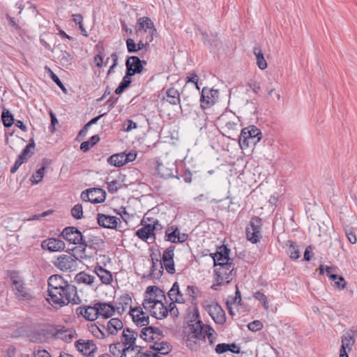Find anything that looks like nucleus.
Masks as SVG:
<instances>
[{"instance_id":"338daca9","label":"nucleus","mask_w":357,"mask_h":357,"mask_svg":"<svg viewBox=\"0 0 357 357\" xmlns=\"http://www.w3.org/2000/svg\"><path fill=\"white\" fill-rule=\"evenodd\" d=\"M127 126L126 128H124V130L126 132H130L133 129H135L137 128V124L134 122L132 120H127V121L125 123L124 126Z\"/></svg>"},{"instance_id":"423d86ee","label":"nucleus","mask_w":357,"mask_h":357,"mask_svg":"<svg viewBox=\"0 0 357 357\" xmlns=\"http://www.w3.org/2000/svg\"><path fill=\"white\" fill-rule=\"evenodd\" d=\"M172 349V345L165 341L154 342L150 346V350H147L140 357H162L168 354Z\"/></svg>"},{"instance_id":"a19ab883","label":"nucleus","mask_w":357,"mask_h":357,"mask_svg":"<svg viewBox=\"0 0 357 357\" xmlns=\"http://www.w3.org/2000/svg\"><path fill=\"white\" fill-rule=\"evenodd\" d=\"M258 136H260V137L262 136L261 132L260 131L259 129H258L255 126H252L250 127H248V128H245V129L242 130L240 137H258Z\"/></svg>"},{"instance_id":"052dcab7","label":"nucleus","mask_w":357,"mask_h":357,"mask_svg":"<svg viewBox=\"0 0 357 357\" xmlns=\"http://www.w3.org/2000/svg\"><path fill=\"white\" fill-rule=\"evenodd\" d=\"M231 345L227 343L218 344L215 347V352L218 354H222L230 349Z\"/></svg>"},{"instance_id":"4d7b16f0","label":"nucleus","mask_w":357,"mask_h":357,"mask_svg":"<svg viewBox=\"0 0 357 357\" xmlns=\"http://www.w3.org/2000/svg\"><path fill=\"white\" fill-rule=\"evenodd\" d=\"M107 190L110 193H116L121 188V184L119 181L114 180L107 182Z\"/></svg>"},{"instance_id":"5fc2aeb1","label":"nucleus","mask_w":357,"mask_h":357,"mask_svg":"<svg viewBox=\"0 0 357 357\" xmlns=\"http://www.w3.org/2000/svg\"><path fill=\"white\" fill-rule=\"evenodd\" d=\"M90 331L93 334L94 336L99 339H102L106 336L104 329H101L100 327L95 324H91L89 328Z\"/></svg>"},{"instance_id":"20e7f679","label":"nucleus","mask_w":357,"mask_h":357,"mask_svg":"<svg viewBox=\"0 0 357 357\" xmlns=\"http://www.w3.org/2000/svg\"><path fill=\"white\" fill-rule=\"evenodd\" d=\"M261 227V219L257 216L252 217L246 227L247 239L252 243H258L262 237Z\"/></svg>"},{"instance_id":"c03bdc74","label":"nucleus","mask_w":357,"mask_h":357,"mask_svg":"<svg viewBox=\"0 0 357 357\" xmlns=\"http://www.w3.org/2000/svg\"><path fill=\"white\" fill-rule=\"evenodd\" d=\"M206 91L205 89L202 90V93L200 98L201 101V106L203 109L209 107L211 105H213L215 102V100L208 96V94L206 96Z\"/></svg>"},{"instance_id":"c85d7f7f","label":"nucleus","mask_w":357,"mask_h":357,"mask_svg":"<svg viewBox=\"0 0 357 357\" xmlns=\"http://www.w3.org/2000/svg\"><path fill=\"white\" fill-rule=\"evenodd\" d=\"M55 335L66 342H70L74 338H75L77 334L75 331L72 328H63L61 329H58L55 333Z\"/></svg>"},{"instance_id":"c756f323","label":"nucleus","mask_w":357,"mask_h":357,"mask_svg":"<svg viewBox=\"0 0 357 357\" xmlns=\"http://www.w3.org/2000/svg\"><path fill=\"white\" fill-rule=\"evenodd\" d=\"M96 275L100 278L102 283L109 284L113 281L112 275L110 271L101 266H96L94 270Z\"/></svg>"},{"instance_id":"864d4df0","label":"nucleus","mask_w":357,"mask_h":357,"mask_svg":"<svg viewBox=\"0 0 357 357\" xmlns=\"http://www.w3.org/2000/svg\"><path fill=\"white\" fill-rule=\"evenodd\" d=\"M124 347L125 346L123 344L122 342L112 344L109 346V351L114 356H121Z\"/></svg>"},{"instance_id":"0e129e2a","label":"nucleus","mask_w":357,"mask_h":357,"mask_svg":"<svg viewBox=\"0 0 357 357\" xmlns=\"http://www.w3.org/2000/svg\"><path fill=\"white\" fill-rule=\"evenodd\" d=\"M149 324V317L148 316H145L144 314L142 316L141 318H137V321L136 322L137 326H146Z\"/></svg>"},{"instance_id":"4468645a","label":"nucleus","mask_w":357,"mask_h":357,"mask_svg":"<svg viewBox=\"0 0 357 357\" xmlns=\"http://www.w3.org/2000/svg\"><path fill=\"white\" fill-rule=\"evenodd\" d=\"M229 252L230 250L226 246L222 245L219 247L217 251L212 254L214 266H219L223 264L225 265V263L233 262V259L229 257Z\"/></svg>"},{"instance_id":"58836bf2","label":"nucleus","mask_w":357,"mask_h":357,"mask_svg":"<svg viewBox=\"0 0 357 357\" xmlns=\"http://www.w3.org/2000/svg\"><path fill=\"white\" fill-rule=\"evenodd\" d=\"M287 252L292 259H297L300 257V250L298 246L296 245L293 241H288L287 243Z\"/></svg>"},{"instance_id":"4c0bfd02","label":"nucleus","mask_w":357,"mask_h":357,"mask_svg":"<svg viewBox=\"0 0 357 357\" xmlns=\"http://www.w3.org/2000/svg\"><path fill=\"white\" fill-rule=\"evenodd\" d=\"M123 157L124 153L114 154L108 158L107 162L115 167H121L126 165V160Z\"/></svg>"},{"instance_id":"aec40b11","label":"nucleus","mask_w":357,"mask_h":357,"mask_svg":"<svg viewBox=\"0 0 357 357\" xmlns=\"http://www.w3.org/2000/svg\"><path fill=\"white\" fill-rule=\"evenodd\" d=\"M161 227L158 220H155L153 223H149L140 229H139L136 235L143 241H147L149 238L154 236V230Z\"/></svg>"},{"instance_id":"6e6d98bb","label":"nucleus","mask_w":357,"mask_h":357,"mask_svg":"<svg viewBox=\"0 0 357 357\" xmlns=\"http://www.w3.org/2000/svg\"><path fill=\"white\" fill-rule=\"evenodd\" d=\"M253 297L258 300L263 305L265 310L268 309V304L267 302V297L262 292L258 291L253 294Z\"/></svg>"},{"instance_id":"8fccbe9b","label":"nucleus","mask_w":357,"mask_h":357,"mask_svg":"<svg viewBox=\"0 0 357 357\" xmlns=\"http://www.w3.org/2000/svg\"><path fill=\"white\" fill-rule=\"evenodd\" d=\"M185 295L192 298V301L197 299L201 295V291L195 286L188 285L185 289Z\"/></svg>"},{"instance_id":"4be33fe9","label":"nucleus","mask_w":357,"mask_h":357,"mask_svg":"<svg viewBox=\"0 0 357 357\" xmlns=\"http://www.w3.org/2000/svg\"><path fill=\"white\" fill-rule=\"evenodd\" d=\"M192 331V337L198 340H205L206 334L208 332L207 328H211L208 325H205L199 320L195 322V324L190 326Z\"/></svg>"},{"instance_id":"dca6fc26","label":"nucleus","mask_w":357,"mask_h":357,"mask_svg":"<svg viewBox=\"0 0 357 357\" xmlns=\"http://www.w3.org/2000/svg\"><path fill=\"white\" fill-rule=\"evenodd\" d=\"M75 346L77 351L86 356H91L97 350V347L92 340L79 339L75 342Z\"/></svg>"},{"instance_id":"13d9d810","label":"nucleus","mask_w":357,"mask_h":357,"mask_svg":"<svg viewBox=\"0 0 357 357\" xmlns=\"http://www.w3.org/2000/svg\"><path fill=\"white\" fill-rule=\"evenodd\" d=\"M130 314L132 317L133 321L136 324L137 318H141L144 315V312L141 307H136L131 309Z\"/></svg>"},{"instance_id":"e2e57ef3","label":"nucleus","mask_w":357,"mask_h":357,"mask_svg":"<svg viewBox=\"0 0 357 357\" xmlns=\"http://www.w3.org/2000/svg\"><path fill=\"white\" fill-rule=\"evenodd\" d=\"M51 78L63 92H66V87L58 77V76L55 75L52 71H51Z\"/></svg>"},{"instance_id":"72a5a7b5","label":"nucleus","mask_w":357,"mask_h":357,"mask_svg":"<svg viewBox=\"0 0 357 357\" xmlns=\"http://www.w3.org/2000/svg\"><path fill=\"white\" fill-rule=\"evenodd\" d=\"M142 347L139 346H125L120 357H140Z\"/></svg>"},{"instance_id":"09e8293b","label":"nucleus","mask_w":357,"mask_h":357,"mask_svg":"<svg viewBox=\"0 0 357 357\" xmlns=\"http://www.w3.org/2000/svg\"><path fill=\"white\" fill-rule=\"evenodd\" d=\"M34 146L35 144L33 139H31L30 142L25 146V148L22 150V153H20V158H22L26 161H27V160L29 158H31L33 155V152L31 151V149H33Z\"/></svg>"},{"instance_id":"6e6552de","label":"nucleus","mask_w":357,"mask_h":357,"mask_svg":"<svg viewBox=\"0 0 357 357\" xmlns=\"http://www.w3.org/2000/svg\"><path fill=\"white\" fill-rule=\"evenodd\" d=\"M106 197L105 190L101 188H89L83 191L81 194V199L84 202L93 204H99L104 202Z\"/></svg>"},{"instance_id":"6ab92c4d","label":"nucleus","mask_w":357,"mask_h":357,"mask_svg":"<svg viewBox=\"0 0 357 357\" xmlns=\"http://www.w3.org/2000/svg\"><path fill=\"white\" fill-rule=\"evenodd\" d=\"M176 166L173 162H167L165 161H157L156 171L158 174L164 178L174 176V172Z\"/></svg>"},{"instance_id":"f8f14e48","label":"nucleus","mask_w":357,"mask_h":357,"mask_svg":"<svg viewBox=\"0 0 357 357\" xmlns=\"http://www.w3.org/2000/svg\"><path fill=\"white\" fill-rule=\"evenodd\" d=\"M174 249L175 246L173 245L167 248L163 252L162 259H160L162 261L163 268H165L167 272L170 274H174L175 273V266L174 261Z\"/></svg>"},{"instance_id":"603ef678","label":"nucleus","mask_w":357,"mask_h":357,"mask_svg":"<svg viewBox=\"0 0 357 357\" xmlns=\"http://www.w3.org/2000/svg\"><path fill=\"white\" fill-rule=\"evenodd\" d=\"M71 215L76 220H80L83 218V207L81 204H75L71 209Z\"/></svg>"},{"instance_id":"680f3d73","label":"nucleus","mask_w":357,"mask_h":357,"mask_svg":"<svg viewBox=\"0 0 357 357\" xmlns=\"http://www.w3.org/2000/svg\"><path fill=\"white\" fill-rule=\"evenodd\" d=\"M126 46L128 49V52L129 53H135L138 52L137 48V44L135 43L134 40L132 38H128L126 40Z\"/></svg>"},{"instance_id":"3c124183","label":"nucleus","mask_w":357,"mask_h":357,"mask_svg":"<svg viewBox=\"0 0 357 357\" xmlns=\"http://www.w3.org/2000/svg\"><path fill=\"white\" fill-rule=\"evenodd\" d=\"M105 114H100L93 119H92L91 120H90L86 124L84 125V126L79 130V133H78V136H81V137H84L87 132H88V130L89 128V127L94 124V123H96L98 122V121L105 115Z\"/></svg>"},{"instance_id":"5701e85b","label":"nucleus","mask_w":357,"mask_h":357,"mask_svg":"<svg viewBox=\"0 0 357 357\" xmlns=\"http://www.w3.org/2000/svg\"><path fill=\"white\" fill-rule=\"evenodd\" d=\"M119 219L116 216L107 215L102 213H98L97 217V222L99 226L104 228L115 229L118 225Z\"/></svg>"},{"instance_id":"69168bd1","label":"nucleus","mask_w":357,"mask_h":357,"mask_svg":"<svg viewBox=\"0 0 357 357\" xmlns=\"http://www.w3.org/2000/svg\"><path fill=\"white\" fill-rule=\"evenodd\" d=\"M50 115L51 118V124L49 126V130L50 132H53L55 130L54 126L56 124L59 123V121L52 112H50Z\"/></svg>"},{"instance_id":"7c9ffc66","label":"nucleus","mask_w":357,"mask_h":357,"mask_svg":"<svg viewBox=\"0 0 357 357\" xmlns=\"http://www.w3.org/2000/svg\"><path fill=\"white\" fill-rule=\"evenodd\" d=\"M163 270L162 261L152 258V267L150 273L151 278L153 279H159L162 275Z\"/></svg>"},{"instance_id":"bf43d9fd","label":"nucleus","mask_w":357,"mask_h":357,"mask_svg":"<svg viewBox=\"0 0 357 357\" xmlns=\"http://www.w3.org/2000/svg\"><path fill=\"white\" fill-rule=\"evenodd\" d=\"M263 327L262 323L259 320H255L248 325V328L250 331L252 332H257L259 330H261Z\"/></svg>"},{"instance_id":"79ce46f5","label":"nucleus","mask_w":357,"mask_h":357,"mask_svg":"<svg viewBox=\"0 0 357 357\" xmlns=\"http://www.w3.org/2000/svg\"><path fill=\"white\" fill-rule=\"evenodd\" d=\"M178 292V283L175 282L170 290L168 291V296L172 301V302L180 303H183L185 302L184 298H179L176 297V293Z\"/></svg>"},{"instance_id":"b1692460","label":"nucleus","mask_w":357,"mask_h":357,"mask_svg":"<svg viewBox=\"0 0 357 357\" xmlns=\"http://www.w3.org/2000/svg\"><path fill=\"white\" fill-rule=\"evenodd\" d=\"M96 277L84 271L77 273L75 277V282L79 285H85L91 288L94 287Z\"/></svg>"},{"instance_id":"e433bc0d","label":"nucleus","mask_w":357,"mask_h":357,"mask_svg":"<svg viewBox=\"0 0 357 357\" xmlns=\"http://www.w3.org/2000/svg\"><path fill=\"white\" fill-rule=\"evenodd\" d=\"M261 139V137L258 136L255 137H240L239 144L241 149H246L250 146H255Z\"/></svg>"},{"instance_id":"c9c22d12","label":"nucleus","mask_w":357,"mask_h":357,"mask_svg":"<svg viewBox=\"0 0 357 357\" xmlns=\"http://www.w3.org/2000/svg\"><path fill=\"white\" fill-rule=\"evenodd\" d=\"M79 246L75 247L71 251L75 252L77 254L76 257L78 259H84L86 257V247H91L90 241H86L85 239L83 240V243H78Z\"/></svg>"},{"instance_id":"ddd939ff","label":"nucleus","mask_w":357,"mask_h":357,"mask_svg":"<svg viewBox=\"0 0 357 357\" xmlns=\"http://www.w3.org/2000/svg\"><path fill=\"white\" fill-rule=\"evenodd\" d=\"M146 64V61H142L138 56H129L126 61V72L130 73V75L138 74L142 72L143 65Z\"/></svg>"},{"instance_id":"9d476101","label":"nucleus","mask_w":357,"mask_h":357,"mask_svg":"<svg viewBox=\"0 0 357 357\" xmlns=\"http://www.w3.org/2000/svg\"><path fill=\"white\" fill-rule=\"evenodd\" d=\"M205 310L218 324H223L226 321V315L223 309L217 303H211L205 305Z\"/></svg>"},{"instance_id":"a878e982","label":"nucleus","mask_w":357,"mask_h":357,"mask_svg":"<svg viewBox=\"0 0 357 357\" xmlns=\"http://www.w3.org/2000/svg\"><path fill=\"white\" fill-rule=\"evenodd\" d=\"M123 324L121 319L118 318H112L107 321L106 326H103V329H105L107 335H116L117 333L123 329Z\"/></svg>"},{"instance_id":"49530a36","label":"nucleus","mask_w":357,"mask_h":357,"mask_svg":"<svg viewBox=\"0 0 357 357\" xmlns=\"http://www.w3.org/2000/svg\"><path fill=\"white\" fill-rule=\"evenodd\" d=\"M179 230L178 228L173 229V227H169L165 232L166 240L172 243H177L176 238L178 236Z\"/></svg>"},{"instance_id":"1a4fd4ad","label":"nucleus","mask_w":357,"mask_h":357,"mask_svg":"<svg viewBox=\"0 0 357 357\" xmlns=\"http://www.w3.org/2000/svg\"><path fill=\"white\" fill-rule=\"evenodd\" d=\"M234 270V264L231 261L225 263V265L219 266L214 271L217 275L218 284H228L232 280V271Z\"/></svg>"},{"instance_id":"de8ad7c7","label":"nucleus","mask_w":357,"mask_h":357,"mask_svg":"<svg viewBox=\"0 0 357 357\" xmlns=\"http://www.w3.org/2000/svg\"><path fill=\"white\" fill-rule=\"evenodd\" d=\"M45 167L43 166L31 176L30 181L33 185L38 184L43 180L45 174Z\"/></svg>"},{"instance_id":"774afa93","label":"nucleus","mask_w":357,"mask_h":357,"mask_svg":"<svg viewBox=\"0 0 357 357\" xmlns=\"http://www.w3.org/2000/svg\"><path fill=\"white\" fill-rule=\"evenodd\" d=\"M208 328V333L206 334V337H208V342H209V344L211 345H213L214 344V339H215V335H216L215 333V331L212 328Z\"/></svg>"},{"instance_id":"393cba45","label":"nucleus","mask_w":357,"mask_h":357,"mask_svg":"<svg viewBox=\"0 0 357 357\" xmlns=\"http://www.w3.org/2000/svg\"><path fill=\"white\" fill-rule=\"evenodd\" d=\"M161 335L162 331L155 326L143 328L140 332V337L146 341L153 340Z\"/></svg>"},{"instance_id":"2eb2a0df","label":"nucleus","mask_w":357,"mask_h":357,"mask_svg":"<svg viewBox=\"0 0 357 357\" xmlns=\"http://www.w3.org/2000/svg\"><path fill=\"white\" fill-rule=\"evenodd\" d=\"M68 282L66 281L63 278L59 275H53L48 279V295L54 296V293H58V291H61L62 287Z\"/></svg>"},{"instance_id":"2f4dec72","label":"nucleus","mask_w":357,"mask_h":357,"mask_svg":"<svg viewBox=\"0 0 357 357\" xmlns=\"http://www.w3.org/2000/svg\"><path fill=\"white\" fill-rule=\"evenodd\" d=\"M131 298L128 294L121 296L116 303V307L119 312H123L130 308Z\"/></svg>"},{"instance_id":"9b49d317","label":"nucleus","mask_w":357,"mask_h":357,"mask_svg":"<svg viewBox=\"0 0 357 357\" xmlns=\"http://www.w3.org/2000/svg\"><path fill=\"white\" fill-rule=\"evenodd\" d=\"M60 236L74 245L83 243V240L84 239L82 232L75 227H67L64 228Z\"/></svg>"},{"instance_id":"f257e3e1","label":"nucleus","mask_w":357,"mask_h":357,"mask_svg":"<svg viewBox=\"0 0 357 357\" xmlns=\"http://www.w3.org/2000/svg\"><path fill=\"white\" fill-rule=\"evenodd\" d=\"M61 291H58V293H54V296H51L50 298L48 299L50 303L52 305H56L59 307H63L71 303L75 305H78L82 303V299L77 294V287L67 282L65 284Z\"/></svg>"},{"instance_id":"ea45409f","label":"nucleus","mask_w":357,"mask_h":357,"mask_svg":"<svg viewBox=\"0 0 357 357\" xmlns=\"http://www.w3.org/2000/svg\"><path fill=\"white\" fill-rule=\"evenodd\" d=\"M131 77L132 75H130V73H126L125 76L123 77L119 86L115 90V93L116 94L122 93L124 90L130 86L131 83Z\"/></svg>"},{"instance_id":"39448f33","label":"nucleus","mask_w":357,"mask_h":357,"mask_svg":"<svg viewBox=\"0 0 357 357\" xmlns=\"http://www.w3.org/2000/svg\"><path fill=\"white\" fill-rule=\"evenodd\" d=\"M78 258L75 255L62 254L56 257L54 265L62 271H75L78 265Z\"/></svg>"},{"instance_id":"cd10ccee","label":"nucleus","mask_w":357,"mask_h":357,"mask_svg":"<svg viewBox=\"0 0 357 357\" xmlns=\"http://www.w3.org/2000/svg\"><path fill=\"white\" fill-rule=\"evenodd\" d=\"M96 309L98 310V317L109 318L113 315L115 312L114 307L107 303L98 302L95 303Z\"/></svg>"},{"instance_id":"a211bd4d","label":"nucleus","mask_w":357,"mask_h":357,"mask_svg":"<svg viewBox=\"0 0 357 357\" xmlns=\"http://www.w3.org/2000/svg\"><path fill=\"white\" fill-rule=\"evenodd\" d=\"M41 247L50 252H61L65 250L66 244L59 238H50L42 241Z\"/></svg>"},{"instance_id":"a18cd8bd","label":"nucleus","mask_w":357,"mask_h":357,"mask_svg":"<svg viewBox=\"0 0 357 357\" xmlns=\"http://www.w3.org/2000/svg\"><path fill=\"white\" fill-rule=\"evenodd\" d=\"M1 119L3 126L7 128L10 127L15 123L13 116L8 110H3Z\"/></svg>"},{"instance_id":"7ed1b4c3","label":"nucleus","mask_w":357,"mask_h":357,"mask_svg":"<svg viewBox=\"0 0 357 357\" xmlns=\"http://www.w3.org/2000/svg\"><path fill=\"white\" fill-rule=\"evenodd\" d=\"M8 277L15 296L20 300H29L31 297L23 278L16 271L10 272Z\"/></svg>"},{"instance_id":"f704fd0d","label":"nucleus","mask_w":357,"mask_h":357,"mask_svg":"<svg viewBox=\"0 0 357 357\" xmlns=\"http://www.w3.org/2000/svg\"><path fill=\"white\" fill-rule=\"evenodd\" d=\"M253 52L256 56L257 65L258 68L261 70L266 69L267 68V62L264 56L261 49L258 46H255L253 49Z\"/></svg>"},{"instance_id":"f03ea898","label":"nucleus","mask_w":357,"mask_h":357,"mask_svg":"<svg viewBox=\"0 0 357 357\" xmlns=\"http://www.w3.org/2000/svg\"><path fill=\"white\" fill-rule=\"evenodd\" d=\"M165 298L163 291L155 286H149L146 290V296L142 305L146 310L151 314L155 307H162V301L158 298Z\"/></svg>"},{"instance_id":"412c9836","label":"nucleus","mask_w":357,"mask_h":357,"mask_svg":"<svg viewBox=\"0 0 357 357\" xmlns=\"http://www.w3.org/2000/svg\"><path fill=\"white\" fill-rule=\"evenodd\" d=\"M341 342L342 344L339 357H349L348 354L351 351L352 347L355 342L354 336L349 333H346L342 337Z\"/></svg>"},{"instance_id":"0eeeda50","label":"nucleus","mask_w":357,"mask_h":357,"mask_svg":"<svg viewBox=\"0 0 357 357\" xmlns=\"http://www.w3.org/2000/svg\"><path fill=\"white\" fill-rule=\"evenodd\" d=\"M142 32L146 33L149 36V40H153V36L156 33L153 22L148 17H142L138 19L135 26V33L137 36Z\"/></svg>"},{"instance_id":"37998d69","label":"nucleus","mask_w":357,"mask_h":357,"mask_svg":"<svg viewBox=\"0 0 357 357\" xmlns=\"http://www.w3.org/2000/svg\"><path fill=\"white\" fill-rule=\"evenodd\" d=\"M168 315V309L165 306L164 303L162 302V307H155L152 313V316L155 317L158 319H162L165 318Z\"/></svg>"},{"instance_id":"473e14b6","label":"nucleus","mask_w":357,"mask_h":357,"mask_svg":"<svg viewBox=\"0 0 357 357\" xmlns=\"http://www.w3.org/2000/svg\"><path fill=\"white\" fill-rule=\"evenodd\" d=\"M166 101L171 105H176L180 103V94L177 89L172 87L168 89L166 92Z\"/></svg>"},{"instance_id":"bb28decb","label":"nucleus","mask_w":357,"mask_h":357,"mask_svg":"<svg viewBox=\"0 0 357 357\" xmlns=\"http://www.w3.org/2000/svg\"><path fill=\"white\" fill-rule=\"evenodd\" d=\"M138 336V333L131 330L129 328H126L123 331L121 341L124 346H137L135 344L136 339Z\"/></svg>"},{"instance_id":"f3484780","label":"nucleus","mask_w":357,"mask_h":357,"mask_svg":"<svg viewBox=\"0 0 357 357\" xmlns=\"http://www.w3.org/2000/svg\"><path fill=\"white\" fill-rule=\"evenodd\" d=\"M76 314L78 317H83L86 320L95 321L98 317V310L96 309V305H82L76 309Z\"/></svg>"}]
</instances>
